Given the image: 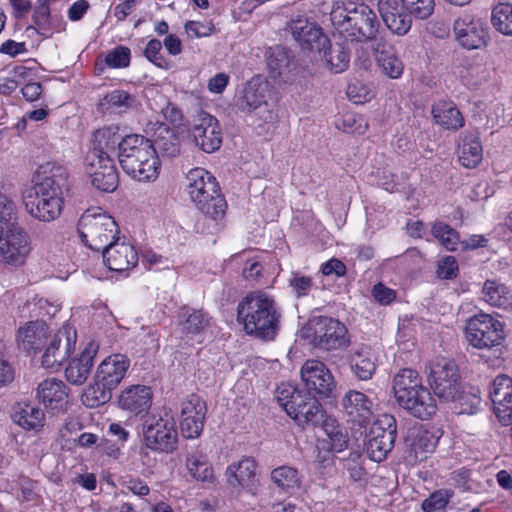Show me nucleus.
<instances>
[{
	"label": "nucleus",
	"mask_w": 512,
	"mask_h": 512,
	"mask_svg": "<svg viewBox=\"0 0 512 512\" xmlns=\"http://www.w3.org/2000/svg\"><path fill=\"white\" fill-rule=\"evenodd\" d=\"M309 337L312 344L320 349L332 350L344 347L347 342V329L336 319L321 316L309 323Z\"/></svg>",
	"instance_id": "obj_12"
},
{
	"label": "nucleus",
	"mask_w": 512,
	"mask_h": 512,
	"mask_svg": "<svg viewBox=\"0 0 512 512\" xmlns=\"http://www.w3.org/2000/svg\"><path fill=\"white\" fill-rule=\"evenodd\" d=\"M145 446L156 452L171 453L177 447L178 434L172 416L149 417L143 427Z\"/></svg>",
	"instance_id": "obj_10"
},
{
	"label": "nucleus",
	"mask_w": 512,
	"mask_h": 512,
	"mask_svg": "<svg viewBox=\"0 0 512 512\" xmlns=\"http://www.w3.org/2000/svg\"><path fill=\"white\" fill-rule=\"evenodd\" d=\"M330 20L334 29L345 39L352 42H371L378 40L380 21L373 8L354 0H335L330 11Z\"/></svg>",
	"instance_id": "obj_2"
},
{
	"label": "nucleus",
	"mask_w": 512,
	"mask_h": 512,
	"mask_svg": "<svg viewBox=\"0 0 512 512\" xmlns=\"http://www.w3.org/2000/svg\"><path fill=\"white\" fill-rule=\"evenodd\" d=\"M455 409L459 414H474L479 410L481 398L478 389L471 388L468 391H461L459 389L458 395L455 400Z\"/></svg>",
	"instance_id": "obj_48"
},
{
	"label": "nucleus",
	"mask_w": 512,
	"mask_h": 512,
	"mask_svg": "<svg viewBox=\"0 0 512 512\" xmlns=\"http://www.w3.org/2000/svg\"><path fill=\"white\" fill-rule=\"evenodd\" d=\"M85 171L92 185L100 191L113 192L118 186V173L111 156L88 152L85 158Z\"/></svg>",
	"instance_id": "obj_17"
},
{
	"label": "nucleus",
	"mask_w": 512,
	"mask_h": 512,
	"mask_svg": "<svg viewBox=\"0 0 512 512\" xmlns=\"http://www.w3.org/2000/svg\"><path fill=\"white\" fill-rule=\"evenodd\" d=\"M289 284L297 297L308 295L313 288L312 278L299 272L292 273L291 278L289 279Z\"/></svg>",
	"instance_id": "obj_58"
},
{
	"label": "nucleus",
	"mask_w": 512,
	"mask_h": 512,
	"mask_svg": "<svg viewBox=\"0 0 512 512\" xmlns=\"http://www.w3.org/2000/svg\"><path fill=\"white\" fill-rule=\"evenodd\" d=\"M267 66L270 77L276 79L289 71L290 55L282 46L270 47L266 52Z\"/></svg>",
	"instance_id": "obj_45"
},
{
	"label": "nucleus",
	"mask_w": 512,
	"mask_h": 512,
	"mask_svg": "<svg viewBox=\"0 0 512 512\" xmlns=\"http://www.w3.org/2000/svg\"><path fill=\"white\" fill-rule=\"evenodd\" d=\"M128 356L115 353L104 358L95 372V383L89 385L82 396L87 407H98L107 403L116 389L125 378L130 367Z\"/></svg>",
	"instance_id": "obj_7"
},
{
	"label": "nucleus",
	"mask_w": 512,
	"mask_h": 512,
	"mask_svg": "<svg viewBox=\"0 0 512 512\" xmlns=\"http://www.w3.org/2000/svg\"><path fill=\"white\" fill-rule=\"evenodd\" d=\"M13 212V202L7 196L0 194V237L11 227L18 226V224L12 222Z\"/></svg>",
	"instance_id": "obj_56"
},
{
	"label": "nucleus",
	"mask_w": 512,
	"mask_h": 512,
	"mask_svg": "<svg viewBox=\"0 0 512 512\" xmlns=\"http://www.w3.org/2000/svg\"><path fill=\"white\" fill-rule=\"evenodd\" d=\"M206 412V403L196 394H190L182 401L180 429L185 438L195 439L201 435Z\"/></svg>",
	"instance_id": "obj_20"
},
{
	"label": "nucleus",
	"mask_w": 512,
	"mask_h": 512,
	"mask_svg": "<svg viewBox=\"0 0 512 512\" xmlns=\"http://www.w3.org/2000/svg\"><path fill=\"white\" fill-rule=\"evenodd\" d=\"M291 32L303 49L320 50L328 43L321 28L305 17H299L291 22Z\"/></svg>",
	"instance_id": "obj_27"
},
{
	"label": "nucleus",
	"mask_w": 512,
	"mask_h": 512,
	"mask_svg": "<svg viewBox=\"0 0 512 512\" xmlns=\"http://www.w3.org/2000/svg\"><path fill=\"white\" fill-rule=\"evenodd\" d=\"M33 22L37 26L38 33L44 37H50L54 32V19L50 14V8L46 3L35 7Z\"/></svg>",
	"instance_id": "obj_52"
},
{
	"label": "nucleus",
	"mask_w": 512,
	"mask_h": 512,
	"mask_svg": "<svg viewBox=\"0 0 512 512\" xmlns=\"http://www.w3.org/2000/svg\"><path fill=\"white\" fill-rule=\"evenodd\" d=\"M32 186L23 192L26 211L35 219L51 222L57 219L63 208V188L67 185L66 172L61 168L47 171L41 167L34 175Z\"/></svg>",
	"instance_id": "obj_1"
},
{
	"label": "nucleus",
	"mask_w": 512,
	"mask_h": 512,
	"mask_svg": "<svg viewBox=\"0 0 512 512\" xmlns=\"http://www.w3.org/2000/svg\"><path fill=\"white\" fill-rule=\"evenodd\" d=\"M458 273V263L453 256L444 257L439 263L437 274L442 279H453Z\"/></svg>",
	"instance_id": "obj_61"
},
{
	"label": "nucleus",
	"mask_w": 512,
	"mask_h": 512,
	"mask_svg": "<svg viewBox=\"0 0 512 512\" xmlns=\"http://www.w3.org/2000/svg\"><path fill=\"white\" fill-rule=\"evenodd\" d=\"M31 241L28 233L21 227H11L0 237V263L11 267L23 266L30 253Z\"/></svg>",
	"instance_id": "obj_13"
},
{
	"label": "nucleus",
	"mask_w": 512,
	"mask_h": 512,
	"mask_svg": "<svg viewBox=\"0 0 512 512\" xmlns=\"http://www.w3.org/2000/svg\"><path fill=\"white\" fill-rule=\"evenodd\" d=\"M211 317L203 310L183 308L179 314V329L182 338L202 342L203 333L211 326Z\"/></svg>",
	"instance_id": "obj_25"
},
{
	"label": "nucleus",
	"mask_w": 512,
	"mask_h": 512,
	"mask_svg": "<svg viewBox=\"0 0 512 512\" xmlns=\"http://www.w3.org/2000/svg\"><path fill=\"white\" fill-rule=\"evenodd\" d=\"M271 479L278 488L288 493H293L301 485L298 470L287 465L279 466L272 470Z\"/></svg>",
	"instance_id": "obj_44"
},
{
	"label": "nucleus",
	"mask_w": 512,
	"mask_h": 512,
	"mask_svg": "<svg viewBox=\"0 0 512 512\" xmlns=\"http://www.w3.org/2000/svg\"><path fill=\"white\" fill-rule=\"evenodd\" d=\"M399 7L401 11L418 19H427L434 11V0H400Z\"/></svg>",
	"instance_id": "obj_50"
},
{
	"label": "nucleus",
	"mask_w": 512,
	"mask_h": 512,
	"mask_svg": "<svg viewBox=\"0 0 512 512\" xmlns=\"http://www.w3.org/2000/svg\"><path fill=\"white\" fill-rule=\"evenodd\" d=\"M124 137L119 125H105L94 132L93 147L88 152H99L101 156H110L116 148L120 152V143Z\"/></svg>",
	"instance_id": "obj_35"
},
{
	"label": "nucleus",
	"mask_w": 512,
	"mask_h": 512,
	"mask_svg": "<svg viewBox=\"0 0 512 512\" xmlns=\"http://www.w3.org/2000/svg\"><path fill=\"white\" fill-rule=\"evenodd\" d=\"M267 84L259 78L248 81L237 100L239 109L246 113L257 112L263 123L274 122L277 118L274 110L266 100Z\"/></svg>",
	"instance_id": "obj_14"
},
{
	"label": "nucleus",
	"mask_w": 512,
	"mask_h": 512,
	"mask_svg": "<svg viewBox=\"0 0 512 512\" xmlns=\"http://www.w3.org/2000/svg\"><path fill=\"white\" fill-rule=\"evenodd\" d=\"M152 393L149 387L134 385L125 389L119 397V406L134 414L146 412L151 406Z\"/></svg>",
	"instance_id": "obj_34"
},
{
	"label": "nucleus",
	"mask_w": 512,
	"mask_h": 512,
	"mask_svg": "<svg viewBox=\"0 0 512 512\" xmlns=\"http://www.w3.org/2000/svg\"><path fill=\"white\" fill-rule=\"evenodd\" d=\"M99 350V344L90 341L80 355L74 358L65 370L66 379L74 385L83 384L89 377L94 365V358Z\"/></svg>",
	"instance_id": "obj_28"
},
{
	"label": "nucleus",
	"mask_w": 512,
	"mask_h": 512,
	"mask_svg": "<svg viewBox=\"0 0 512 512\" xmlns=\"http://www.w3.org/2000/svg\"><path fill=\"white\" fill-rule=\"evenodd\" d=\"M453 34L458 44L465 49H481L487 44L488 30L485 22L467 12L454 20Z\"/></svg>",
	"instance_id": "obj_15"
},
{
	"label": "nucleus",
	"mask_w": 512,
	"mask_h": 512,
	"mask_svg": "<svg viewBox=\"0 0 512 512\" xmlns=\"http://www.w3.org/2000/svg\"><path fill=\"white\" fill-rule=\"evenodd\" d=\"M102 255L108 269L115 272H126L134 268L139 260L136 248L120 238L110 243Z\"/></svg>",
	"instance_id": "obj_24"
},
{
	"label": "nucleus",
	"mask_w": 512,
	"mask_h": 512,
	"mask_svg": "<svg viewBox=\"0 0 512 512\" xmlns=\"http://www.w3.org/2000/svg\"><path fill=\"white\" fill-rule=\"evenodd\" d=\"M489 396L497 418L504 426L510 427L512 436V378L498 375L490 386Z\"/></svg>",
	"instance_id": "obj_23"
},
{
	"label": "nucleus",
	"mask_w": 512,
	"mask_h": 512,
	"mask_svg": "<svg viewBox=\"0 0 512 512\" xmlns=\"http://www.w3.org/2000/svg\"><path fill=\"white\" fill-rule=\"evenodd\" d=\"M437 438L429 431L419 430L413 436L410 448L416 460H423L428 453L434 451L437 445Z\"/></svg>",
	"instance_id": "obj_46"
},
{
	"label": "nucleus",
	"mask_w": 512,
	"mask_h": 512,
	"mask_svg": "<svg viewBox=\"0 0 512 512\" xmlns=\"http://www.w3.org/2000/svg\"><path fill=\"white\" fill-rule=\"evenodd\" d=\"M162 43L158 39H151L144 50L145 57L160 68H166L167 62L165 57L161 53Z\"/></svg>",
	"instance_id": "obj_59"
},
{
	"label": "nucleus",
	"mask_w": 512,
	"mask_h": 512,
	"mask_svg": "<svg viewBox=\"0 0 512 512\" xmlns=\"http://www.w3.org/2000/svg\"><path fill=\"white\" fill-rule=\"evenodd\" d=\"M185 32L190 38H201L211 35L214 27L211 24L199 21H188L185 23Z\"/></svg>",
	"instance_id": "obj_60"
},
{
	"label": "nucleus",
	"mask_w": 512,
	"mask_h": 512,
	"mask_svg": "<svg viewBox=\"0 0 512 512\" xmlns=\"http://www.w3.org/2000/svg\"><path fill=\"white\" fill-rule=\"evenodd\" d=\"M347 96L355 104H363L374 97V92L367 85L355 82L348 85Z\"/></svg>",
	"instance_id": "obj_57"
},
{
	"label": "nucleus",
	"mask_w": 512,
	"mask_h": 512,
	"mask_svg": "<svg viewBox=\"0 0 512 512\" xmlns=\"http://www.w3.org/2000/svg\"><path fill=\"white\" fill-rule=\"evenodd\" d=\"M186 467L191 477L197 481L212 482L214 479L213 468L202 451L189 452L186 456Z\"/></svg>",
	"instance_id": "obj_43"
},
{
	"label": "nucleus",
	"mask_w": 512,
	"mask_h": 512,
	"mask_svg": "<svg viewBox=\"0 0 512 512\" xmlns=\"http://www.w3.org/2000/svg\"><path fill=\"white\" fill-rule=\"evenodd\" d=\"M372 295L378 303L388 305L395 299L396 294L394 290L378 283L373 287Z\"/></svg>",
	"instance_id": "obj_64"
},
{
	"label": "nucleus",
	"mask_w": 512,
	"mask_h": 512,
	"mask_svg": "<svg viewBox=\"0 0 512 512\" xmlns=\"http://www.w3.org/2000/svg\"><path fill=\"white\" fill-rule=\"evenodd\" d=\"M466 339L477 349H491L504 340L503 324L487 313L471 316L465 326Z\"/></svg>",
	"instance_id": "obj_9"
},
{
	"label": "nucleus",
	"mask_w": 512,
	"mask_h": 512,
	"mask_svg": "<svg viewBox=\"0 0 512 512\" xmlns=\"http://www.w3.org/2000/svg\"><path fill=\"white\" fill-rule=\"evenodd\" d=\"M459 162L466 168H475L483 159V148L478 131H467L460 136Z\"/></svg>",
	"instance_id": "obj_33"
},
{
	"label": "nucleus",
	"mask_w": 512,
	"mask_h": 512,
	"mask_svg": "<svg viewBox=\"0 0 512 512\" xmlns=\"http://www.w3.org/2000/svg\"><path fill=\"white\" fill-rule=\"evenodd\" d=\"M190 131L196 145L206 153L218 150L222 144L219 121L206 112H200L193 118Z\"/></svg>",
	"instance_id": "obj_18"
},
{
	"label": "nucleus",
	"mask_w": 512,
	"mask_h": 512,
	"mask_svg": "<svg viewBox=\"0 0 512 512\" xmlns=\"http://www.w3.org/2000/svg\"><path fill=\"white\" fill-rule=\"evenodd\" d=\"M433 236L449 251H455L459 244L458 232L444 222H436L432 227Z\"/></svg>",
	"instance_id": "obj_51"
},
{
	"label": "nucleus",
	"mask_w": 512,
	"mask_h": 512,
	"mask_svg": "<svg viewBox=\"0 0 512 512\" xmlns=\"http://www.w3.org/2000/svg\"><path fill=\"white\" fill-rule=\"evenodd\" d=\"M392 390L397 404L415 418L427 420L437 411L435 399L416 370L401 369L393 378Z\"/></svg>",
	"instance_id": "obj_5"
},
{
	"label": "nucleus",
	"mask_w": 512,
	"mask_h": 512,
	"mask_svg": "<svg viewBox=\"0 0 512 512\" xmlns=\"http://www.w3.org/2000/svg\"><path fill=\"white\" fill-rule=\"evenodd\" d=\"M14 379V369L5 357L4 344L0 342V387L12 382Z\"/></svg>",
	"instance_id": "obj_62"
},
{
	"label": "nucleus",
	"mask_w": 512,
	"mask_h": 512,
	"mask_svg": "<svg viewBox=\"0 0 512 512\" xmlns=\"http://www.w3.org/2000/svg\"><path fill=\"white\" fill-rule=\"evenodd\" d=\"M76 339V330L68 324L63 325L54 335H49L43 347L42 366L58 370L75 349Z\"/></svg>",
	"instance_id": "obj_11"
},
{
	"label": "nucleus",
	"mask_w": 512,
	"mask_h": 512,
	"mask_svg": "<svg viewBox=\"0 0 512 512\" xmlns=\"http://www.w3.org/2000/svg\"><path fill=\"white\" fill-rule=\"evenodd\" d=\"M118 160L123 171L139 182L157 179L160 160L151 141L140 134L125 135L120 143Z\"/></svg>",
	"instance_id": "obj_4"
},
{
	"label": "nucleus",
	"mask_w": 512,
	"mask_h": 512,
	"mask_svg": "<svg viewBox=\"0 0 512 512\" xmlns=\"http://www.w3.org/2000/svg\"><path fill=\"white\" fill-rule=\"evenodd\" d=\"M140 105L136 93L124 89H114L108 92L98 104L101 111H118L120 113L137 109Z\"/></svg>",
	"instance_id": "obj_36"
},
{
	"label": "nucleus",
	"mask_w": 512,
	"mask_h": 512,
	"mask_svg": "<svg viewBox=\"0 0 512 512\" xmlns=\"http://www.w3.org/2000/svg\"><path fill=\"white\" fill-rule=\"evenodd\" d=\"M351 367L358 379H370L376 370L371 348L364 345L357 347L351 356Z\"/></svg>",
	"instance_id": "obj_42"
},
{
	"label": "nucleus",
	"mask_w": 512,
	"mask_h": 512,
	"mask_svg": "<svg viewBox=\"0 0 512 512\" xmlns=\"http://www.w3.org/2000/svg\"><path fill=\"white\" fill-rule=\"evenodd\" d=\"M431 114L435 123L447 130L457 131L465 124L462 113L452 102H436L432 105Z\"/></svg>",
	"instance_id": "obj_39"
},
{
	"label": "nucleus",
	"mask_w": 512,
	"mask_h": 512,
	"mask_svg": "<svg viewBox=\"0 0 512 512\" xmlns=\"http://www.w3.org/2000/svg\"><path fill=\"white\" fill-rule=\"evenodd\" d=\"M451 496L452 492L449 490H437L422 502L421 508L424 512L444 509L449 503Z\"/></svg>",
	"instance_id": "obj_55"
},
{
	"label": "nucleus",
	"mask_w": 512,
	"mask_h": 512,
	"mask_svg": "<svg viewBox=\"0 0 512 512\" xmlns=\"http://www.w3.org/2000/svg\"><path fill=\"white\" fill-rule=\"evenodd\" d=\"M342 411L348 421L359 426H365L374 416L375 403L367 394L349 389L340 401Z\"/></svg>",
	"instance_id": "obj_21"
},
{
	"label": "nucleus",
	"mask_w": 512,
	"mask_h": 512,
	"mask_svg": "<svg viewBox=\"0 0 512 512\" xmlns=\"http://www.w3.org/2000/svg\"><path fill=\"white\" fill-rule=\"evenodd\" d=\"M305 391H299L293 384L281 383L276 389V398L280 406L288 413Z\"/></svg>",
	"instance_id": "obj_53"
},
{
	"label": "nucleus",
	"mask_w": 512,
	"mask_h": 512,
	"mask_svg": "<svg viewBox=\"0 0 512 512\" xmlns=\"http://www.w3.org/2000/svg\"><path fill=\"white\" fill-rule=\"evenodd\" d=\"M299 426H315L321 423L324 411L318 400L309 392L298 396V401L287 413Z\"/></svg>",
	"instance_id": "obj_26"
},
{
	"label": "nucleus",
	"mask_w": 512,
	"mask_h": 512,
	"mask_svg": "<svg viewBox=\"0 0 512 512\" xmlns=\"http://www.w3.org/2000/svg\"><path fill=\"white\" fill-rule=\"evenodd\" d=\"M492 24L500 33L512 36V4L499 3L492 11Z\"/></svg>",
	"instance_id": "obj_47"
},
{
	"label": "nucleus",
	"mask_w": 512,
	"mask_h": 512,
	"mask_svg": "<svg viewBox=\"0 0 512 512\" xmlns=\"http://www.w3.org/2000/svg\"><path fill=\"white\" fill-rule=\"evenodd\" d=\"M378 10L392 33L403 36L411 29L412 21L401 11L397 0H378Z\"/></svg>",
	"instance_id": "obj_31"
},
{
	"label": "nucleus",
	"mask_w": 512,
	"mask_h": 512,
	"mask_svg": "<svg viewBox=\"0 0 512 512\" xmlns=\"http://www.w3.org/2000/svg\"><path fill=\"white\" fill-rule=\"evenodd\" d=\"M11 418L14 423L27 431L38 432L44 427V411L35 404L18 402L13 406Z\"/></svg>",
	"instance_id": "obj_32"
},
{
	"label": "nucleus",
	"mask_w": 512,
	"mask_h": 512,
	"mask_svg": "<svg viewBox=\"0 0 512 512\" xmlns=\"http://www.w3.org/2000/svg\"><path fill=\"white\" fill-rule=\"evenodd\" d=\"M327 66L333 73H341L345 71L350 62L349 52L340 44H336L324 53Z\"/></svg>",
	"instance_id": "obj_49"
},
{
	"label": "nucleus",
	"mask_w": 512,
	"mask_h": 512,
	"mask_svg": "<svg viewBox=\"0 0 512 512\" xmlns=\"http://www.w3.org/2000/svg\"><path fill=\"white\" fill-rule=\"evenodd\" d=\"M279 318L274 299L261 291L247 294L237 306V321L245 333L262 340L275 338Z\"/></svg>",
	"instance_id": "obj_3"
},
{
	"label": "nucleus",
	"mask_w": 512,
	"mask_h": 512,
	"mask_svg": "<svg viewBox=\"0 0 512 512\" xmlns=\"http://www.w3.org/2000/svg\"><path fill=\"white\" fill-rule=\"evenodd\" d=\"M301 378L308 390L323 398L330 397L336 387L334 377L325 364L307 360L301 368Z\"/></svg>",
	"instance_id": "obj_22"
},
{
	"label": "nucleus",
	"mask_w": 512,
	"mask_h": 512,
	"mask_svg": "<svg viewBox=\"0 0 512 512\" xmlns=\"http://www.w3.org/2000/svg\"><path fill=\"white\" fill-rule=\"evenodd\" d=\"M373 53L377 64L383 73L391 79H398L404 71V64L397 56L395 48L392 44L380 37L372 45Z\"/></svg>",
	"instance_id": "obj_29"
},
{
	"label": "nucleus",
	"mask_w": 512,
	"mask_h": 512,
	"mask_svg": "<svg viewBox=\"0 0 512 512\" xmlns=\"http://www.w3.org/2000/svg\"><path fill=\"white\" fill-rule=\"evenodd\" d=\"M225 475L228 484L234 488L251 487L256 478V463L251 458H244L237 463L229 465Z\"/></svg>",
	"instance_id": "obj_40"
},
{
	"label": "nucleus",
	"mask_w": 512,
	"mask_h": 512,
	"mask_svg": "<svg viewBox=\"0 0 512 512\" xmlns=\"http://www.w3.org/2000/svg\"><path fill=\"white\" fill-rule=\"evenodd\" d=\"M430 385L434 394L443 401L455 400L461 389L458 369L454 362L441 359L431 366Z\"/></svg>",
	"instance_id": "obj_16"
},
{
	"label": "nucleus",
	"mask_w": 512,
	"mask_h": 512,
	"mask_svg": "<svg viewBox=\"0 0 512 512\" xmlns=\"http://www.w3.org/2000/svg\"><path fill=\"white\" fill-rule=\"evenodd\" d=\"M49 336V327L45 322L36 320L26 323L18 329V344L28 354L43 349Z\"/></svg>",
	"instance_id": "obj_30"
},
{
	"label": "nucleus",
	"mask_w": 512,
	"mask_h": 512,
	"mask_svg": "<svg viewBox=\"0 0 512 512\" xmlns=\"http://www.w3.org/2000/svg\"><path fill=\"white\" fill-rule=\"evenodd\" d=\"M151 143L156 154L175 157L180 152V143L174 130L164 123H155Z\"/></svg>",
	"instance_id": "obj_38"
},
{
	"label": "nucleus",
	"mask_w": 512,
	"mask_h": 512,
	"mask_svg": "<svg viewBox=\"0 0 512 512\" xmlns=\"http://www.w3.org/2000/svg\"><path fill=\"white\" fill-rule=\"evenodd\" d=\"M131 52L126 46H117L105 56V63L108 67L118 69L128 67L130 64Z\"/></svg>",
	"instance_id": "obj_54"
},
{
	"label": "nucleus",
	"mask_w": 512,
	"mask_h": 512,
	"mask_svg": "<svg viewBox=\"0 0 512 512\" xmlns=\"http://www.w3.org/2000/svg\"><path fill=\"white\" fill-rule=\"evenodd\" d=\"M187 192L197 208L209 219L220 223L226 214L227 202L216 178L204 168H193L187 176Z\"/></svg>",
	"instance_id": "obj_6"
},
{
	"label": "nucleus",
	"mask_w": 512,
	"mask_h": 512,
	"mask_svg": "<svg viewBox=\"0 0 512 512\" xmlns=\"http://www.w3.org/2000/svg\"><path fill=\"white\" fill-rule=\"evenodd\" d=\"M66 385L55 378L45 379L38 385L37 397L48 408L62 409L66 404Z\"/></svg>",
	"instance_id": "obj_37"
},
{
	"label": "nucleus",
	"mask_w": 512,
	"mask_h": 512,
	"mask_svg": "<svg viewBox=\"0 0 512 512\" xmlns=\"http://www.w3.org/2000/svg\"><path fill=\"white\" fill-rule=\"evenodd\" d=\"M384 422L386 427L379 421L373 424L369 432L367 454L375 462H381L387 457L396 439L395 419L392 416H385Z\"/></svg>",
	"instance_id": "obj_19"
},
{
	"label": "nucleus",
	"mask_w": 512,
	"mask_h": 512,
	"mask_svg": "<svg viewBox=\"0 0 512 512\" xmlns=\"http://www.w3.org/2000/svg\"><path fill=\"white\" fill-rule=\"evenodd\" d=\"M482 300L491 306L509 309L512 307V295L510 289L496 281L486 280L482 288Z\"/></svg>",
	"instance_id": "obj_41"
},
{
	"label": "nucleus",
	"mask_w": 512,
	"mask_h": 512,
	"mask_svg": "<svg viewBox=\"0 0 512 512\" xmlns=\"http://www.w3.org/2000/svg\"><path fill=\"white\" fill-rule=\"evenodd\" d=\"M78 234L82 242L94 251H104L119 233L114 218L100 208L87 209L78 221Z\"/></svg>",
	"instance_id": "obj_8"
},
{
	"label": "nucleus",
	"mask_w": 512,
	"mask_h": 512,
	"mask_svg": "<svg viewBox=\"0 0 512 512\" xmlns=\"http://www.w3.org/2000/svg\"><path fill=\"white\" fill-rule=\"evenodd\" d=\"M321 272L325 276L341 277L346 274V266L339 259L332 258L321 265Z\"/></svg>",
	"instance_id": "obj_63"
}]
</instances>
